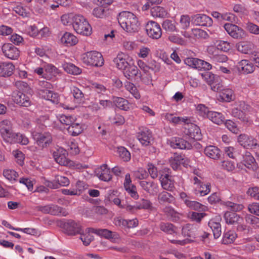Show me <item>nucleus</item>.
<instances>
[{
    "instance_id": "bb28decb",
    "label": "nucleus",
    "mask_w": 259,
    "mask_h": 259,
    "mask_svg": "<svg viewBox=\"0 0 259 259\" xmlns=\"http://www.w3.org/2000/svg\"><path fill=\"white\" fill-rule=\"evenodd\" d=\"M91 229L93 231V233L103 236L107 239H111L112 241L118 238V235L116 232H112L107 229Z\"/></svg>"
},
{
    "instance_id": "aec40b11",
    "label": "nucleus",
    "mask_w": 259,
    "mask_h": 259,
    "mask_svg": "<svg viewBox=\"0 0 259 259\" xmlns=\"http://www.w3.org/2000/svg\"><path fill=\"white\" fill-rule=\"evenodd\" d=\"M203 79L209 85L214 91L218 92L221 90L219 84H216L215 75L210 72H205L201 74Z\"/></svg>"
},
{
    "instance_id": "864d4df0",
    "label": "nucleus",
    "mask_w": 259,
    "mask_h": 259,
    "mask_svg": "<svg viewBox=\"0 0 259 259\" xmlns=\"http://www.w3.org/2000/svg\"><path fill=\"white\" fill-rule=\"evenodd\" d=\"M247 194L255 200H259V187L257 186L248 188Z\"/></svg>"
},
{
    "instance_id": "6e6552de",
    "label": "nucleus",
    "mask_w": 259,
    "mask_h": 259,
    "mask_svg": "<svg viewBox=\"0 0 259 259\" xmlns=\"http://www.w3.org/2000/svg\"><path fill=\"white\" fill-rule=\"evenodd\" d=\"M123 70L125 76L128 79H132L138 76L142 81L145 83H148L151 80V77L150 76L146 78L143 77L142 75L139 73V70L138 68L135 65H131L129 64V66L126 67Z\"/></svg>"
},
{
    "instance_id": "338daca9",
    "label": "nucleus",
    "mask_w": 259,
    "mask_h": 259,
    "mask_svg": "<svg viewBox=\"0 0 259 259\" xmlns=\"http://www.w3.org/2000/svg\"><path fill=\"white\" fill-rule=\"evenodd\" d=\"M59 120L61 123L69 126L74 121V119L72 116L65 115H60Z\"/></svg>"
},
{
    "instance_id": "9d476101",
    "label": "nucleus",
    "mask_w": 259,
    "mask_h": 259,
    "mask_svg": "<svg viewBox=\"0 0 259 259\" xmlns=\"http://www.w3.org/2000/svg\"><path fill=\"white\" fill-rule=\"evenodd\" d=\"M242 156V159L241 161V163L249 170L252 171H256L258 166L251 154L248 151H246Z\"/></svg>"
},
{
    "instance_id": "e433bc0d",
    "label": "nucleus",
    "mask_w": 259,
    "mask_h": 259,
    "mask_svg": "<svg viewBox=\"0 0 259 259\" xmlns=\"http://www.w3.org/2000/svg\"><path fill=\"white\" fill-rule=\"evenodd\" d=\"M90 229L87 228L84 233L81 230V233H79L80 235V239L85 246L89 245L94 239V236L90 233V232L93 233V231Z\"/></svg>"
},
{
    "instance_id": "a18cd8bd",
    "label": "nucleus",
    "mask_w": 259,
    "mask_h": 259,
    "mask_svg": "<svg viewBox=\"0 0 259 259\" xmlns=\"http://www.w3.org/2000/svg\"><path fill=\"white\" fill-rule=\"evenodd\" d=\"M0 133L5 141L10 143H12L13 137L16 134L13 132L12 128L8 130L3 129Z\"/></svg>"
},
{
    "instance_id": "ea45409f",
    "label": "nucleus",
    "mask_w": 259,
    "mask_h": 259,
    "mask_svg": "<svg viewBox=\"0 0 259 259\" xmlns=\"http://www.w3.org/2000/svg\"><path fill=\"white\" fill-rule=\"evenodd\" d=\"M236 237L237 234L234 231H228L224 233L222 243L224 244H231L234 242Z\"/></svg>"
},
{
    "instance_id": "79ce46f5",
    "label": "nucleus",
    "mask_w": 259,
    "mask_h": 259,
    "mask_svg": "<svg viewBox=\"0 0 259 259\" xmlns=\"http://www.w3.org/2000/svg\"><path fill=\"white\" fill-rule=\"evenodd\" d=\"M174 200L172 195L166 191H162L158 195V200L160 203H170Z\"/></svg>"
},
{
    "instance_id": "a878e982",
    "label": "nucleus",
    "mask_w": 259,
    "mask_h": 259,
    "mask_svg": "<svg viewBox=\"0 0 259 259\" xmlns=\"http://www.w3.org/2000/svg\"><path fill=\"white\" fill-rule=\"evenodd\" d=\"M220 152V150L217 147L212 145L206 146L204 150L205 155L214 160L220 158L221 156Z\"/></svg>"
},
{
    "instance_id": "49530a36",
    "label": "nucleus",
    "mask_w": 259,
    "mask_h": 259,
    "mask_svg": "<svg viewBox=\"0 0 259 259\" xmlns=\"http://www.w3.org/2000/svg\"><path fill=\"white\" fill-rule=\"evenodd\" d=\"M210 184H201L196 187V194L199 193L201 196L207 195L210 192Z\"/></svg>"
},
{
    "instance_id": "4c0bfd02",
    "label": "nucleus",
    "mask_w": 259,
    "mask_h": 259,
    "mask_svg": "<svg viewBox=\"0 0 259 259\" xmlns=\"http://www.w3.org/2000/svg\"><path fill=\"white\" fill-rule=\"evenodd\" d=\"M50 214L54 215L66 216L68 212L67 210L60 206L55 204H50Z\"/></svg>"
},
{
    "instance_id": "a19ab883",
    "label": "nucleus",
    "mask_w": 259,
    "mask_h": 259,
    "mask_svg": "<svg viewBox=\"0 0 259 259\" xmlns=\"http://www.w3.org/2000/svg\"><path fill=\"white\" fill-rule=\"evenodd\" d=\"M67 129L69 134L73 136L78 135L83 131L81 125L79 123H74V121Z\"/></svg>"
},
{
    "instance_id": "393cba45",
    "label": "nucleus",
    "mask_w": 259,
    "mask_h": 259,
    "mask_svg": "<svg viewBox=\"0 0 259 259\" xmlns=\"http://www.w3.org/2000/svg\"><path fill=\"white\" fill-rule=\"evenodd\" d=\"M39 94L46 100H49L54 104L59 102V95L49 90H41L39 91Z\"/></svg>"
},
{
    "instance_id": "9b49d317",
    "label": "nucleus",
    "mask_w": 259,
    "mask_h": 259,
    "mask_svg": "<svg viewBox=\"0 0 259 259\" xmlns=\"http://www.w3.org/2000/svg\"><path fill=\"white\" fill-rule=\"evenodd\" d=\"M137 137L141 144L144 146L151 145L153 141L152 133L146 127L139 128Z\"/></svg>"
},
{
    "instance_id": "0e129e2a",
    "label": "nucleus",
    "mask_w": 259,
    "mask_h": 259,
    "mask_svg": "<svg viewBox=\"0 0 259 259\" xmlns=\"http://www.w3.org/2000/svg\"><path fill=\"white\" fill-rule=\"evenodd\" d=\"M225 205L231 208L233 211H238L241 210L244 206L241 204H237L231 201H227L225 203Z\"/></svg>"
},
{
    "instance_id": "de8ad7c7",
    "label": "nucleus",
    "mask_w": 259,
    "mask_h": 259,
    "mask_svg": "<svg viewBox=\"0 0 259 259\" xmlns=\"http://www.w3.org/2000/svg\"><path fill=\"white\" fill-rule=\"evenodd\" d=\"M13 137L12 142L20 143L22 145H26L28 143V139L23 134L16 133Z\"/></svg>"
},
{
    "instance_id": "ddd939ff",
    "label": "nucleus",
    "mask_w": 259,
    "mask_h": 259,
    "mask_svg": "<svg viewBox=\"0 0 259 259\" xmlns=\"http://www.w3.org/2000/svg\"><path fill=\"white\" fill-rule=\"evenodd\" d=\"M37 145L42 147H46L52 142V137L49 133H36L33 135Z\"/></svg>"
},
{
    "instance_id": "58836bf2",
    "label": "nucleus",
    "mask_w": 259,
    "mask_h": 259,
    "mask_svg": "<svg viewBox=\"0 0 259 259\" xmlns=\"http://www.w3.org/2000/svg\"><path fill=\"white\" fill-rule=\"evenodd\" d=\"M113 102L117 107L122 110H127L130 108L128 101L124 98L114 97Z\"/></svg>"
},
{
    "instance_id": "4d7b16f0",
    "label": "nucleus",
    "mask_w": 259,
    "mask_h": 259,
    "mask_svg": "<svg viewBox=\"0 0 259 259\" xmlns=\"http://www.w3.org/2000/svg\"><path fill=\"white\" fill-rule=\"evenodd\" d=\"M231 113L234 117L240 119L241 121H245L247 120L244 112L237 108H233Z\"/></svg>"
},
{
    "instance_id": "cd10ccee",
    "label": "nucleus",
    "mask_w": 259,
    "mask_h": 259,
    "mask_svg": "<svg viewBox=\"0 0 259 259\" xmlns=\"http://www.w3.org/2000/svg\"><path fill=\"white\" fill-rule=\"evenodd\" d=\"M224 218L226 223L230 225L240 224L241 223V221H242V219L234 212H226L224 214Z\"/></svg>"
},
{
    "instance_id": "c9c22d12",
    "label": "nucleus",
    "mask_w": 259,
    "mask_h": 259,
    "mask_svg": "<svg viewBox=\"0 0 259 259\" xmlns=\"http://www.w3.org/2000/svg\"><path fill=\"white\" fill-rule=\"evenodd\" d=\"M62 67L66 72L73 75H78L81 72L80 68L70 63L63 64Z\"/></svg>"
},
{
    "instance_id": "f704fd0d",
    "label": "nucleus",
    "mask_w": 259,
    "mask_h": 259,
    "mask_svg": "<svg viewBox=\"0 0 259 259\" xmlns=\"http://www.w3.org/2000/svg\"><path fill=\"white\" fill-rule=\"evenodd\" d=\"M116 225L122 226L127 228H133L137 227L138 225V221L137 219L133 220L117 219L115 221Z\"/></svg>"
},
{
    "instance_id": "423d86ee",
    "label": "nucleus",
    "mask_w": 259,
    "mask_h": 259,
    "mask_svg": "<svg viewBox=\"0 0 259 259\" xmlns=\"http://www.w3.org/2000/svg\"><path fill=\"white\" fill-rule=\"evenodd\" d=\"M146 30L148 35L153 39H158L162 35L160 25L156 22L150 21L146 25Z\"/></svg>"
},
{
    "instance_id": "c85d7f7f",
    "label": "nucleus",
    "mask_w": 259,
    "mask_h": 259,
    "mask_svg": "<svg viewBox=\"0 0 259 259\" xmlns=\"http://www.w3.org/2000/svg\"><path fill=\"white\" fill-rule=\"evenodd\" d=\"M14 68L12 63H0V76L2 77L11 76L13 73Z\"/></svg>"
},
{
    "instance_id": "c03bdc74",
    "label": "nucleus",
    "mask_w": 259,
    "mask_h": 259,
    "mask_svg": "<svg viewBox=\"0 0 259 259\" xmlns=\"http://www.w3.org/2000/svg\"><path fill=\"white\" fill-rule=\"evenodd\" d=\"M117 153L119 157L124 161H128L130 160L131 156L130 152L124 147H119L117 148Z\"/></svg>"
},
{
    "instance_id": "bf43d9fd",
    "label": "nucleus",
    "mask_w": 259,
    "mask_h": 259,
    "mask_svg": "<svg viewBox=\"0 0 259 259\" xmlns=\"http://www.w3.org/2000/svg\"><path fill=\"white\" fill-rule=\"evenodd\" d=\"M4 176L10 181L15 180L18 175L17 172L12 169H5L3 171Z\"/></svg>"
},
{
    "instance_id": "5fc2aeb1",
    "label": "nucleus",
    "mask_w": 259,
    "mask_h": 259,
    "mask_svg": "<svg viewBox=\"0 0 259 259\" xmlns=\"http://www.w3.org/2000/svg\"><path fill=\"white\" fill-rule=\"evenodd\" d=\"M226 127L234 134H237L239 133V129L238 128L236 123L231 120H227L225 123Z\"/></svg>"
},
{
    "instance_id": "0eeeda50",
    "label": "nucleus",
    "mask_w": 259,
    "mask_h": 259,
    "mask_svg": "<svg viewBox=\"0 0 259 259\" xmlns=\"http://www.w3.org/2000/svg\"><path fill=\"white\" fill-rule=\"evenodd\" d=\"M224 27L227 33L234 38L241 39L246 35L245 32L241 28L235 24L226 23Z\"/></svg>"
},
{
    "instance_id": "4468645a",
    "label": "nucleus",
    "mask_w": 259,
    "mask_h": 259,
    "mask_svg": "<svg viewBox=\"0 0 259 259\" xmlns=\"http://www.w3.org/2000/svg\"><path fill=\"white\" fill-rule=\"evenodd\" d=\"M192 21L195 25L211 26L212 24V20L207 15L203 14H197L192 17Z\"/></svg>"
},
{
    "instance_id": "6ab92c4d",
    "label": "nucleus",
    "mask_w": 259,
    "mask_h": 259,
    "mask_svg": "<svg viewBox=\"0 0 259 259\" xmlns=\"http://www.w3.org/2000/svg\"><path fill=\"white\" fill-rule=\"evenodd\" d=\"M221 220L220 217H216L215 218L210 220L208 222V226L211 228L214 238H218L221 235V225L219 222Z\"/></svg>"
},
{
    "instance_id": "1a4fd4ad",
    "label": "nucleus",
    "mask_w": 259,
    "mask_h": 259,
    "mask_svg": "<svg viewBox=\"0 0 259 259\" xmlns=\"http://www.w3.org/2000/svg\"><path fill=\"white\" fill-rule=\"evenodd\" d=\"M61 226L65 230L66 233L69 235H75L78 233H81L80 225L72 220L62 223Z\"/></svg>"
},
{
    "instance_id": "b1692460",
    "label": "nucleus",
    "mask_w": 259,
    "mask_h": 259,
    "mask_svg": "<svg viewBox=\"0 0 259 259\" xmlns=\"http://www.w3.org/2000/svg\"><path fill=\"white\" fill-rule=\"evenodd\" d=\"M237 68L239 71L245 74L252 73L255 69L253 64L247 60L240 61L237 65Z\"/></svg>"
},
{
    "instance_id": "680f3d73",
    "label": "nucleus",
    "mask_w": 259,
    "mask_h": 259,
    "mask_svg": "<svg viewBox=\"0 0 259 259\" xmlns=\"http://www.w3.org/2000/svg\"><path fill=\"white\" fill-rule=\"evenodd\" d=\"M196 110L198 112L199 114L203 117H207L209 111L207 107L203 104H199L196 107Z\"/></svg>"
},
{
    "instance_id": "f03ea898",
    "label": "nucleus",
    "mask_w": 259,
    "mask_h": 259,
    "mask_svg": "<svg viewBox=\"0 0 259 259\" xmlns=\"http://www.w3.org/2000/svg\"><path fill=\"white\" fill-rule=\"evenodd\" d=\"M72 25L78 34L88 36L91 34L92 28L87 20L81 15H76L72 18Z\"/></svg>"
},
{
    "instance_id": "7ed1b4c3",
    "label": "nucleus",
    "mask_w": 259,
    "mask_h": 259,
    "mask_svg": "<svg viewBox=\"0 0 259 259\" xmlns=\"http://www.w3.org/2000/svg\"><path fill=\"white\" fill-rule=\"evenodd\" d=\"M81 59L84 64L89 66L101 67L104 64V59L102 54L95 51L83 54Z\"/></svg>"
},
{
    "instance_id": "4be33fe9",
    "label": "nucleus",
    "mask_w": 259,
    "mask_h": 259,
    "mask_svg": "<svg viewBox=\"0 0 259 259\" xmlns=\"http://www.w3.org/2000/svg\"><path fill=\"white\" fill-rule=\"evenodd\" d=\"M162 187L167 191H172L175 188L174 181L172 177L166 174L160 178Z\"/></svg>"
},
{
    "instance_id": "2eb2a0df",
    "label": "nucleus",
    "mask_w": 259,
    "mask_h": 259,
    "mask_svg": "<svg viewBox=\"0 0 259 259\" xmlns=\"http://www.w3.org/2000/svg\"><path fill=\"white\" fill-rule=\"evenodd\" d=\"M12 98L15 103L20 106L28 107L30 105L29 98L20 91L13 92Z\"/></svg>"
},
{
    "instance_id": "f257e3e1",
    "label": "nucleus",
    "mask_w": 259,
    "mask_h": 259,
    "mask_svg": "<svg viewBox=\"0 0 259 259\" xmlns=\"http://www.w3.org/2000/svg\"><path fill=\"white\" fill-rule=\"evenodd\" d=\"M117 19L121 27L126 32L133 33L138 31L140 23L133 13L123 11L119 14Z\"/></svg>"
},
{
    "instance_id": "2f4dec72",
    "label": "nucleus",
    "mask_w": 259,
    "mask_h": 259,
    "mask_svg": "<svg viewBox=\"0 0 259 259\" xmlns=\"http://www.w3.org/2000/svg\"><path fill=\"white\" fill-rule=\"evenodd\" d=\"M207 118L218 125L222 124L225 120L224 116L221 113L212 111L209 112Z\"/></svg>"
},
{
    "instance_id": "6e6d98bb",
    "label": "nucleus",
    "mask_w": 259,
    "mask_h": 259,
    "mask_svg": "<svg viewBox=\"0 0 259 259\" xmlns=\"http://www.w3.org/2000/svg\"><path fill=\"white\" fill-rule=\"evenodd\" d=\"M221 96L226 101H230L234 98L233 91L230 89H226L223 90Z\"/></svg>"
},
{
    "instance_id": "39448f33",
    "label": "nucleus",
    "mask_w": 259,
    "mask_h": 259,
    "mask_svg": "<svg viewBox=\"0 0 259 259\" xmlns=\"http://www.w3.org/2000/svg\"><path fill=\"white\" fill-rule=\"evenodd\" d=\"M237 142L246 149H254L258 146L256 139L245 134H240L238 136Z\"/></svg>"
},
{
    "instance_id": "c756f323",
    "label": "nucleus",
    "mask_w": 259,
    "mask_h": 259,
    "mask_svg": "<svg viewBox=\"0 0 259 259\" xmlns=\"http://www.w3.org/2000/svg\"><path fill=\"white\" fill-rule=\"evenodd\" d=\"M197 230L196 226L187 224L182 227V234L184 236L195 238L197 236Z\"/></svg>"
},
{
    "instance_id": "13d9d810",
    "label": "nucleus",
    "mask_w": 259,
    "mask_h": 259,
    "mask_svg": "<svg viewBox=\"0 0 259 259\" xmlns=\"http://www.w3.org/2000/svg\"><path fill=\"white\" fill-rule=\"evenodd\" d=\"M181 27L183 29L189 28L190 24V18L188 15H182L180 20Z\"/></svg>"
},
{
    "instance_id": "37998d69",
    "label": "nucleus",
    "mask_w": 259,
    "mask_h": 259,
    "mask_svg": "<svg viewBox=\"0 0 259 259\" xmlns=\"http://www.w3.org/2000/svg\"><path fill=\"white\" fill-rule=\"evenodd\" d=\"M151 14L154 17L164 18L166 16L167 13L163 8L155 6L151 9Z\"/></svg>"
},
{
    "instance_id": "8fccbe9b",
    "label": "nucleus",
    "mask_w": 259,
    "mask_h": 259,
    "mask_svg": "<svg viewBox=\"0 0 259 259\" xmlns=\"http://www.w3.org/2000/svg\"><path fill=\"white\" fill-rule=\"evenodd\" d=\"M160 230L164 232L171 234L175 232L174 225L169 223H161L160 224Z\"/></svg>"
},
{
    "instance_id": "603ef678",
    "label": "nucleus",
    "mask_w": 259,
    "mask_h": 259,
    "mask_svg": "<svg viewBox=\"0 0 259 259\" xmlns=\"http://www.w3.org/2000/svg\"><path fill=\"white\" fill-rule=\"evenodd\" d=\"M245 219L247 223L252 225L253 227L259 228L258 218L251 214H247Z\"/></svg>"
},
{
    "instance_id": "dca6fc26",
    "label": "nucleus",
    "mask_w": 259,
    "mask_h": 259,
    "mask_svg": "<svg viewBox=\"0 0 259 259\" xmlns=\"http://www.w3.org/2000/svg\"><path fill=\"white\" fill-rule=\"evenodd\" d=\"M139 184L144 191L151 195H156L158 192V184L153 181H141Z\"/></svg>"
},
{
    "instance_id": "052dcab7",
    "label": "nucleus",
    "mask_w": 259,
    "mask_h": 259,
    "mask_svg": "<svg viewBox=\"0 0 259 259\" xmlns=\"http://www.w3.org/2000/svg\"><path fill=\"white\" fill-rule=\"evenodd\" d=\"M92 88L98 94L104 95L107 92V89L103 85L96 82L92 84Z\"/></svg>"
},
{
    "instance_id": "f3484780",
    "label": "nucleus",
    "mask_w": 259,
    "mask_h": 259,
    "mask_svg": "<svg viewBox=\"0 0 259 259\" xmlns=\"http://www.w3.org/2000/svg\"><path fill=\"white\" fill-rule=\"evenodd\" d=\"M236 47L237 50L242 54H249L255 48L254 45L250 41H242L238 42Z\"/></svg>"
},
{
    "instance_id": "5701e85b",
    "label": "nucleus",
    "mask_w": 259,
    "mask_h": 259,
    "mask_svg": "<svg viewBox=\"0 0 259 259\" xmlns=\"http://www.w3.org/2000/svg\"><path fill=\"white\" fill-rule=\"evenodd\" d=\"M97 176L100 180L105 182H108L112 179L110 169L107 168V165L106 164L101 166L97 172Z\"/></svg>"
},
{
    "instance_id": "a211bd4d",
    "label": "nucleus",
    "mask_w": 259,
    "mask_h": 259,
    "mask_svg": "<svg viewBox=\"0 0 259 259\" xmlns=\"http://www.w3.org/2000/svg\"><path fill=\"white\" fill-rule=\"evenodd\" d=\"M169 144L174 148L190 149L192 148V145L189 142L180 138H172L169 141Z\"/></svg>"
},
{
    "instance_id": "f8f14e48",
    "label": "nucleus",
    "mask_w": 259,
    "mask_h": 259,
    "mask_svg": "<svg viewBox=\"0 0 259 259\" xmlns=\"http://www.w3.org/2000/svg\"><path fill=\"white\" fill-rule=\"evenodd\" d=\"M2 51L6 57L12 60L17 59L19 56V51L12 44H4L2 47Z\"/></svg>"
},
{
    "instance_id": "774afa93",
    "label": "nucleus",
    "mask_w": 259,
    "mask_h": 259,
    "mask_svg": "<svg viewBox=\"0 0 259 259\" xmlns=\"http://www.w3.org/2000/svg\"><path fill=\"white\" fill-rule=\"evenodd\" d=\"M246 29L251 33L259 34V26L251 22L246 24Z\"/></svg>"
},
{
    "instance_id": "20e7f679",
    "label": "nucleus",
    "mask_w": 259,
    "mask_h": 259,
    "mask_svg": "<svg viewBox=\"0 0 259 259\" xmlns=\"http://www.w3.org/2000/svg\"><path fill=\"white\" fill-rule=\"evenodd\" d=\"M67 155L66 150L61 147L57 148L53 153V157L56 162L61 165L72 166L73 161L67 158Z\"/></svg>"
},
{
    "instance_id": "3c124183",
    "label": "nucleus",
    "mask_w": 259,
    "mask_h": 259,
    "mask_svg": "<svg viewBox=\"0 0 259 259\" xmlns=\"http://www.w3.org/2000/svg\"><path fill=\"white\" fill-rule=\"evenodd\" d=\"M126 89L128 91L137 99L140 98V94L136 87L132 83L128 82L125 85Z\"/></svg>"
},
{
    "instance_id": "7c9ffc66",
    "label": "nucleus",
    "mask_w": 259,
    "mask_h": 259,
    "mask_svg": "<svg viewBox=\"0 0 259 259\" xmlns=\"http://www.w3.org/2000/svg\"><path fill=\"white\" fill-rule=\"evenodd\" d=\"M170 163L171 167L174 170L178 169L181 164H183L184 166L188 164V159L182 155L175 157L174 159L170 160Z\"/></svg>"
},
{
    "instance_id": "69168bd1",
    "label": "nucleus",
    "mask_w": 259,
    "mask_h": 259,
    "mask_svg": "<svg viewBox=\"0 0 259 259\" xmlns=\"http://www.w3.org/2000/svg\"><path fill=\"white\" fill-rule=\"evenodd\" d=\"M217 47L218 49L224 52H227L230 49V43L226 41L219 40L217 41Z\"/></svg>"
},
{
    "instance_id": "72a5a7b5",
    "label": "nucleus",
    "mask_w": 259,
    "mask_h": 259,
    "mask_svg": "<svg viewBox=\"0 0 259 259\" xmlns=\"http://www.w3.org/2000/svg\"><path fill=\"white\" fill-rule=\"evenodd\" d=\"M62 43L67 46L75 45L78 41L77 38L72 34L69 32H66L61 38Z\"/></svg>"
},
{
    "instance_id": "412c9836",
    "label": "nucleus",
    "mask_w": 259,
    "mask_h": 259,
    "mask_svg": "<svg viewBox=\"0 0 259 259\" xmlns=\"http://www.w3.org/2000/svg\"><path fill=\"white\" fill-rule=\"evenodd\" d=\"M127 58L126 55L122 53H118L116 57L114 59L113 62L117 68L120 70H124L129 66Z\"/></svg>"
},
{
    "instance_id": "e2e57ef3",
    "label": "nucleus",
    "mask_w": 259,
    "mask_h": 259,
    "mask_svg": "<svg viewBox=\"0 0 259 259\" xmlns=\"http://www.w3.org/2000/svg\"><path fill=\"white\" fill-rule=\"evenodd\" d=\"M206 215L204 212H192L189 213V218L194 221L200 222Z\"/></svg>"
},
{
    "instance_id": "473e14b6",
    "label": "nucleus",
    "mask_w": 259,
    "mask_h": 259,
    "mask_svg": "<svg viewBox=\"0 0 259 259\" xmlns=\"http://www.w3.org/2000/svg\"><path fill=\"white\" fill-rule=\"evenodd\" d=\"M162 28L167 33L178 32L179 29L176 26V22L169 19H166L162 23Z\"/></svg>"
},
{
    "instance_id": "09e8293b",
    "label": "nucleus",
    "mask_w": 259,
    "mask_h": 259,
    "mask_svg": "<svg viewBox=\"0 0 259 259\" xmlns=\"http://www.w3.org/2000/svg\"><path fill=\"white\" fill-rule=\"evenodd\" d=\"M185 205L191 209L195 210H202L203 205L196 201L191 200L190 199L188 201L185 200Z\"/></svg>"
}]
</instances>
